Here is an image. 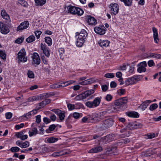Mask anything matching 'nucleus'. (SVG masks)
<instances>
[{
	"mask_svg": "<svg viewBox=\"0 0 161 161\" xmlns=\"http://www.w3.org/2000/svg\"><path fill=\"white\" fill-rule=\"evenodd\" d=\"M127 102V99L126 97H124L116 100L114 103V105L112 108V111L114 112H118L124 110L125 107H124V104Z\"/></svg>",
	"mask_w": 161,
	"mask_h": 161,
	"instance_id": "1",
	"label": "nucleus"
},
{
	"mask_svg": "<svg viewBox=\"0 0 161 161\" xmlns=\"http://www.w3.org/2000/svg\"><path fill=\"white\" fill-rule=\"evenodd\" d=\"M108 84H104L101 86L103 92H106L108 89Z\"/></svg>",
	"mask_w": 161,
	"mask_h": 161,
	"instance_id": "46",
	"label": "nucleus"
},
{
	"mask_svg": "<svg viewBox=\"0 0 161 161\" xmlns=\"http://www.w3.org/2000/svg\"><path fill=\"white\" fill-rule=\"evenodd\" d=\"M101 97L95 98L92 101H88L85 104L87 107L90 108H94L98 106L101 102Z\"/></svg>",
	"mask_w": 161,
	"mask_h": 161,
	"instance_id": "4",
	"label": "nucleus"
},
{
	"mask_svg": "<svg viewBox=\"0 0 161 161\" xmlns=\"http://www.w3.org/2000/svg\"><path fill=\"white\" fill-rule=\"evenodd\" d=\"M24 126V123H21L19 125H16L15 126V128L17 130H19L20 128L23 127Z\"/></svg>",
	"mask_w": 161,
	"mask_h": 161,
	"instance_id": "58",
	"label": "nucleus"
},
{
	"mask_svg": "<svg viewBox=\"0 0 161 161\" xmlns=\"http://www.w3.org/2000/svg\"><path fill=\"white\" fill-rule=\"evenodd\" d=\"M158 107V105L157 103H153L149 107V109L151 111H153Z\"/></svg>",
	"mask_w": 161,
	"mask_h": 161,
	"instance_id": "43",
	"label": "nucleus"
},
{
	"mask_svg": "<svg viewBox=\"0 0 161 161\" xmlns=\"http://www.w3.org/2000/svg\"><path fill=\"white\" fill-rule=\"evenodd\" d=\"M35 40V37L34 35L30 36L26 39V41L28 43L34 41Z\"/></svg>",
	"mask_w": 161,
	"mask_h": 161,
	"instance_id": "34",
	"label": "nucleus"
},
{
	"mask_svg": "<svg viewBox=\"0 0 161 161\" xmlns=\"http://www.w3.org/2000/svg\"><path fill=\"white\" fill-rule=\"evenodd\" d=\"M0 57L3 60L6 59V54L4 51L0 50Z\"/></svg>",
	"mask_w": 161,
	"mask_h": 161,
	"instance_id": "36",
	"label": "nucleus"
},
{
	"mask_svg": "<svg viewBox=\"0 0 161 161\" xmlns=\"http://www.w3.org/2000/svg\"><path fill=\"white\" fill-rule=\"evenodd\" d=\"M68 108L69 110H72L75 108V105L69 103L67 105Z\"/></svg>",
	"mask_w": 161,
	"mask_h": 161,
	"instance_id": "57",
	"label": "nucleus"
},
{
	"mask_svg": "<svg viewBox=\"0 0 161 161\" xmlns=\"http://www.w3.org/2000/svg\"><path fill=\"white\" fill-rule=\"evenodd\" d=\"M41 49L43 51V53L47 58H48L50 55L49 48L46 45L42 43L41 44Z\"/></svg>",
	"mask_w": 161,
	"mask_h": 161,
	"instance_id": "11",
	"label": "nucleus"
},
{
	"mask_svg": "<svg viewBox=\"0 0 161 161\" xmlns=\"http://www.w3.org/2000/svg\"><path fill=\"white\" fill-rule=\"evenodd\" d=\"M147 57L151 58L161 59V54L153 53H150L148 54Z\"/></svg>",
	"mask_w": 161,
	"mask_h": 161,
	"instance_id": "23",
	"label": "nucleus"
},
{
	"mask_svg": "<svg viewBox=\"0 0 161 161\" xmlns=\"http://www.w3.org/2000/svg\"><path fill=\"white\" fill-rule=\"evenodd\" d=\"M104 76L107 78H114V76L113 73H108L105 74Z\"/></svg>",
	"mask_w": 161,
	"mask_h": 161,
	"instance_id": "47",
	"label": "nucleus"
},
{
	"mask_svg": "<svg viewBox=\"0 0 161 161\" xmlns=\"http://www.w3.org/2000/svg\"><path fill=\"white\" fill-rule=\"evenodd\" d=\"M29 22L27 21L22 22L18 27L17 31H19L26 29L29 27Z\"/></svg>",
	"mask_w": 161,
	"mask_h": 161,
	"instance_id": "13",
	"label": "nucleus"
},
{
	"mask_svg": "<svg viewBox=\"0 0 161 161\" xmlns=\"http://www.w3.org/2000/svg\"><path fill=\"white\" fill-rule=\"evenodd\" d=\"M52 111L55 113L59 117V119L62 121L64 119L65 117V112L64 111L59 109H53Z\"/></svg>",
	"mask_w": 161,
	"mask_h": 161,
	"instance_id": "8",
	"label": "nucleus"
},
{
	"mask_svg": "<svg viewBox=\"0 0 161 161\" xmlns=\"http://www.w3.org/2000/svg\"><path fill=\"white\" fill-rule=\"evenodd\" d=\"M147 64L149 67H151L155 65V63L152 60L149 61L147 62Z\"/></svg>",
	"mask_w": 161,
	"mask_h": 161,
	"instance_id": "59",
	"label": "nucleus"
},
{
	"mask_svg": "<svg viewBox=\"0 0 161 161\" xmlns=\"http://www.w3.org/2000/svg\"><path fill=\"white\" fill-rule=\"evenodd\" d=\"M98 43L101 47H107L109 46L110 42L108 40H102L101 39Z\"/></svg>",
	"mask_w": 161,
	"mask_h": 161,
	"instance_id": "18",
	"label": "nucleus"
},
{
	"mask_svg": "<svg viewBox=\"0 0 161 161\" xmlns=\"http://www.w3.org/2000/svg\"><path fill=\"white\" fill-rule=\"evenodd\" d=\"M46 0H35V3L39 5H42L45 4Z\"/></svg>",
	"mask_w": 161,
	"mask_h": 161,
	"instance_id": "37",
	"label": "nucleus"
},
{
	"mask_svg": "<svg viewBox=\"0 0 161 161\" xmlns=\"http://www.w3.org/2000/svg\"><path fill=\"white\" fill-rule=\"evenodd\" d=\"M37 129L35 127L32 128L31 130L29 131V136L31 137L33 136L36 135L37 133Z\"/></svg>",
	"mask_w": 161,
	"mask_h": 161,
	"instance_id": "29",
	"label": "nucleus"
},
{
	"mask_svg": "<svg viewBox=\"0 0 161 161\" xmlns=\"http://www.w3.org/2000/svg\"><path fill=\"white\" fill-rule=\"evenodd\" d=\"M50 87L51 88L54 89L60 87V86L58 83H55L52 84L50 86Z\"/></svg>",
	"mask_w": 161,
	"mask_h": 161,
	"instance_id": "51",
	"label": "nucleus"
},
{
	"mask_svg": "<svg viewBox=\"0 0 161 161\" xmlns=\"http://www.w3.org/2000/svg\"><path fill=\"white\" fill-rule=\"evenodd\" d=\"M27 75L29 78H34V74L32 71L28 70L27 72Z\"/></svg>",
	"mask_w": 161,
	"mask_h": 161,
	"instance_id": "42",
	"label": "nucleus"
},
{
	"mask_svg": "<svg viewBox=\"0 0 161 161\" xmlns=\"http://www.w3.org/2000/svg\"><path fill=\"white\" fill-rule=\"evenodd\" d=\"M17 58L19 61L23 63L25 62L27 60L25 51L24 48L22 49L17 54Z\"/></svg>",
	"mask_w": 161,
	"mask_h": 161,
	"instance_id": "5",
	"label": "nucleus"
},
{
	"mask_svg": "<svg viewBox=\"0 0 161 161\" xmlns=\"http://www.w3.org/2000/svg\"><path fill=\"white\" fill-rule=\"evenodd\" d=\"M32 115V114L31 111L28 112L27 113L25 114L22 117H24L26 119H28L30 118L31 116Z\"/></svg>",
	"mask_w": 161,
	"mask_h": 161,
	"instance_id": "55",
	"label": "nucleus"
},
{
	"mask_svg": "<svg viewBox=\"0 0 161 161\" xmlns=\"http://www.w3.org/2000/svg\"><path fill=\"white\" fill-rule=\"evenodd\" d=\"M113 119L110 117H107L101 121L99 125V128L103 130L109 128L113 125Z\"/></svg>",
	"mask_w": 161,
	"mask_h": 161,
	"instance_id": "3",
	"label": "nucleus"
},
{
	"mask_svg": "<svg viewBox=\"0 0 161 161\" xmlns=\"http://www.w3.org/2000/svg\"><path fill=\"white\" fill-rule=\"evenodd\" d=\"M102 150L101 147L98 146L91 149L88 152L89 153H97L100 152Z\"/></svg>",
	"mask_w": 161,
	"mask_h": 161,
	"instance_id": "22",
	"label": "nucleus"
},
{
	"mask_svg": "<svg viewBox=\"0 0 161 161\" xmlns=\"http://www.w3.org/2000/svg\"><path fill=\"white\" fill-rule=\"evenodd\" d=\"M152 101L151 100H146L140 106V107L142 110H144L147 108L149 104Z\"/></svg>",
	"mask_w": 161,
	"mask_h": 161,
	"instance_id": "24",
	"label": "nucleus"
},
{
	"mask_svg": "<svg viewBox=\"0 0 161 161\" xmlns=\"http://www.w3.org/2000/svg\"><path fill=\"white\" fill-rule=\"evenodd\" d=\"M94 92L93 90H90L86 91L83 92L85 98L89 97Z\"/></svg>",
	"mask_w": 161,
	"mask_h": 161,
	"instance_id": "30",
	"label": "nucleus"
},
{
	"mask_svg": "<svg viewBox=\"0 0 161 161\" xmlns=\"http://www.w3.org/2000/svg\"><path fill=\"white\" fill-rule=\"evenodd\" d=\"M25 132V130H23L22 131L17 132L16 134V136L17 138H19L22 135H24Z\"/></svg>",
	"mask_w": 161,
	"mask_h": 161,
	"instance_id": "50",
	"label": "nucleus"
},
{
	"mask_svg": "<svg viewBox=\"0 0 161 161\" xmlns=\"http://www.w3.org/2000/svg\"><path fill=\"white\" fill-rule=\"evenodd\" d=\"M120 1L123 2L126 6H130L132 5V0H120Z\"/></svg>",
	"mask_w": 161,
	"mask_h": 161,
	"instance_id": "32",
	"label": "nucleus"
},
{
	"mask_svg": "<svg viewBox=\"0 0 161 161\" xmlns=\"http://www.w3.org/2000/svg\"><path fill=\"white\" fill-rule=\"evenodd\" d=\"M147 136L148 139H151L155 137V134L149 133L147 134Z\"/></svg>",
	"mask_w": 161,
	"mask_h": 161,
	"instance_id": "61",
	"label": "nucleus"
},
{
	"mask_svg": "<svg viewBox=\"0 0 161 161\" xmlns=\"http://www.w3.org/2000/svg\"><path fill=\"white\" fill-rule=\"evenodd\" d=\"M132 77L135 83L136 81L140 80L142 78L141 75H134Z\"/></svg>",
	"mask_w": 161,
	"mask_h": 161,
	"instance_id": "48",
	"label": "nucleus"
},
{
	"mask_svg": "<svg viewBox=\"0 0 161 161\" xmlns=\"http://www.w3.org/2000/svg\"><path fill=\"white\" fill-rule=\"evenodd\" d=\"M16 144L21 148H25L29 147L30 143L28 141L23 142L21 141L18 140L16 142Z\"/></svg>",
	"mask_w": 161,
	"mask_h": 161,
	"instance_id": "12",
	"label": "nucleus"
},
{
	"mask_svg": "<svg viewBox=\"0 0 161 161\" xmlns=\"http://www.w3.org/2000/svg\"><path fill=\"white\" fill-rule=\"evenodd\" d=\"M55 95L54 92H49L44 93L42 95H41L40 97L42 99H44L47 98H48L51 96H53Z\"/></svg>",
	"mask_w": 161,
	"mask_h": 161,
	"instance_id": "27",
	"label": "nucleus"
},
{
	"mask_svg": "<svg viewBox=\"0 0 161 161\" xmlns=\"http://www.w3.org/2000/svg\"><path fill=\"white\" fill-rule=\"evenodd\" d=\"M152 150L151 149H149L148 150L143 152L141 153V156L143 157H147L150 156L151 155L153 154Z\"/></svg>",
	"mask_w": 161,
	"mask_h": 161,
	"instance_id": "16",
	"label": "nucleus"
},
{
	"mask_svg": "<svg viewBox=\"0 0 161 161\" xmlns=\"http://www.w3.org/2000/svg\"><path fill=\"white\" fill-rule=\"evenodd\" d=\"M95 32L100 35H104L105 34L106 28L103 25L99 26L98 27H96L94 28Z\"/></svg>",
	"mask_w": 161,
	"mask_h": 161,
	"instance_id": "10",
	"label": "nucleus"
},
{
	"mask_svg": "<svg viewBox=\"0 0 161 161\" xmlns=\"http://www.w3.org/2000/svg\"><path fill=\"white\" fill-rule=\"evenodd\" d=\"M138 65L145 68V67L147 66V63L146 61H144L139 64Z\"/></svg>",
	"mask_w": 161,
	"mask_h": 161,
	"instance_id": "62",
	"label": "nucleus"
},
{
	"mask_svg": "<svg viewBox=\"0 0 161 161\" xmlns=\"http://www.w3.org/2000/svg\"><path fill=\"white\" fill-rule=\"evenodd\" d=\"M45 42L47 44L48 46H50L52 44V40L50 37H46L45 38Z\"/></svg>",
	"mask_w": 161,
	"mask_h": 161,
	"instance_id": "33",
	"label": "nucleus"
},
{
	"mask_svg": "<svg viewBox=\"0 0 161 161\" xmlns=\"http://www.w3.org/2000/svg\"><path fill=\"white\" fill-rule=\"evenodd\" d=\"M39 99V97L33 96L29 97L28 99V102H33L34 101L38 100Z\"/></svg>",
	"mask_w": 161,
	"mask_h": 161,
	"instance_id": "39",
	"label": "nucleus"
},
{
	"mask_svg": "<svg viewBox=\"0 0 161 161\" xmlns=\"http://www.w3.org/2000/svg\"><path fill=\"white\" fill-rule=\"evenodd\" d=\"M63 153L61 152H58L53 153L52 156L54 157H59L63 155Z\"/></svg>",
	"mask_w": 161,
	"mask_h": 161,
	"instance_id": "41",
	"label": "nucleus"
},
{
	"mask_svg": "<svg viewBox=\"0 0 161 161\" xmlns=\"http://www.w3.org/2000/svg\"><path fill=\"white\" fill-rule=\"evenodd\" d=\"M73 117L76 119H77L82 116V114L77 112L74 113L73 114Z\"/></svg>",
	"mask_w": 161,
	"mask_h": 161,
	"instance_id": "38",
	"label": "nucleus"
},
{
	"mask_svg": "<svg viewBox=\"0 0 161 161\" xmlns=\"http://www.w3.org/2000/svg\"><path fill=\"white\" fill-rule=\"evenodd\" d=\"M43 121L46 124L49 123L51 122L50 120L46 117H44L43 118Z\"/></svg>",
	"mask_w": 161,
	"mask_h": 161,
	"instance_id": "64",
	"label": "nucleus"
},
{
	"mask_svg": "<svg viewBox=\"0 0 161 161\" xmlns=\"http://www.w3.org/2000/svg\"><path fill=\"white\" fill-rule=\"evenodd\" d=\"M146 68L142 66H139L137 69V71L139 73L145 72L146 71Z\"/></svg>",
	"mask_w": 161,
	"mask_h": 161,
	"instance_id": "52",
	"label": "nucleus"
},
{
	"mask_svg": "<svg viewBox=\"0 0 161 161\" xmlns=\"http://www.w3.org/2000/svg\"><path fill=\"white\" fill-rule=\"evenodd\" d=\"M86 21L89 25H95L97 23L96 20L95 18L91 16H87Z\"/></svg>",
	"mask_w": 161,
	"mask_h": 161,
	"instance_id": "15",
	"label": "nucleus"
},
{
	"mask_svg": "<svg viewBox=\"0 0 161 161\" xmlns=\"http://www.w3.org/2000/svg\"><path fill=\"white\" fill-rule=\"evenodd\" d=\"M45 103H45V102H44V100L42 102L39 103L38 105L39 106V107H38V109L43 108L46 105Z\"/></svg>",
	"mask_w": 161,
	"mask_h": 161,
	"instance_id": "54",
	"label": "nucleus"
},
{
	"mask_svg": "<svg viewBox=\"0 0 161 161\" xmlns=\"http://www.w3.org/2000/svg\"><path fill=\"white\" fill-rule=\"evenodd\" d=\"M113 96L110 94H107L105 97V99L106 101L109 102L113 98Z\"/></svg>",
	"mask_w": 161,
	"mask_h": 161,
	"instance_id": "49",
	"label": "nucleus"
},
{
	"mask_svg": "<svg viewBox=\"0 0 161 161\" xmlns=\"http://www.w3.org/2000/svg\"><path fill=\"white\" fill-rule=\"evenodd\" d=\"M76 34L75 37L77 38L76 45L78 47H81L86 40L88 33L85 30L82 29L80 33L76 32Z\"/></svg>",
	"mask_w": 161,
	"mask_h": 161,
	"instance_id": "2",
	"label": "nucleus"
},
{
	"mask_svg": "<svg viewBox=\"0 0 161 161\" xmlns=\"http://www.w3.org/2000/svg\"><path fill=\"white\" fill-rule=\"evenodd\" d=\"M42 32L40 31H37L35 32V33L37 39L40 38V35L41 34Z\"/></svg>",
	"mask_w": 161,
	"mask_h": 161,
	"instance_id": "56",
	"label": "nucleus"
},
{
	"mask_svg": "<svg viewBox=\"0 0 161 161\" xmlns=\"http://www.w3.org/2000/svg\"><path fill=\"white\" fill-rule=\"evenodd\" d=\"M83 107V105L81 103H78L75 104V109H80Z\"/></svg>",
	"mask_w": 161,
	"mask_h": 161,
	"instance_id": "40",
	"label": "nucleus"
},
{
	"mask_svg": "<svg viewBox=\"0 0 161 161\" xmlns=\"http://www.w3.org/2000/svg\"><path fill=\"white\" fill-rule=\"evenodd\" d=\"M18 3L22 6L25 7L27 5V3L25 0H20L18 2Z\"/></svg>",
	"mask_w": 161,
	"mask_h": 161,
	"instance_id": "53",
	"label": "nucleus"
},
{
	"mask_svg": "<svg viewBox=\"0 0 161 161\" xmlns=\"http://www.w3.org/2000/svg\"><path fill=\"white\" fill-rule=\"evenodd\" d=\"M126 114L129 117L132 118H138L139 117V114L138 113L135 111L126 112Z\"/></svg>",
	"mask_w": 161,
	"mask_h": 161,
	"instance_id": "20",
	"label": "nucleus"
},
{
	"mask_svg": "<svg viewBox=\"0 0 161 161\" xmlns=\"http://www.w3.org/2000/svg\"><path fill=\"white\" fill-rule=\"evenodd\" d=\"M24 39V37L23 36L19 37L15 41V42L17 44H20L23 41Z\"/></svg>",
	"mask_w": 161,
	"mask_h": 161,
	"instance_id": "45",
	"label": "nucleus"
},
{
	"mask_svg": "<svg viewBox=\"0 0 161 161\" xmlns=\"http://www.w3.org/2000/svg\"><path fill=\"white\" fill-rule=\"evenodd\" d=\"M67 8L68 13L72 14H74L75 13V9L76 8L75 6L71 5H69L67 7Z\"/></svg>",
	"mask_w": 161,
	"mask_h": 161,
	"instance_id": "21",
	"label": "nucleus"
},
{
	"mask_svg": "<svg viewBox=\"0 0 161 161\" xmlns=\"http://www.w3.org/2000/svg\"><path fill=\"white\" fill-rule=\"evenodd\" d=\"M58 140L57 138L51 137L48 138L47 140V142L49 143H53L56 142Z\"/></svg>",
	"mask_w": 161,
	"mask_h": 161,
	"instance_id": "35",
	"label": "nucleus"
},
{
	"mask_svg": "<svg viewBox=\"0 0 161 161\" xmlns=\"http://www.w3.org/2000/svg\"><path fill=\"white\" fill-rule=\"evenodd\" d=\"M152 29L153 32V37L154 38V41L156 43H158L159 40L157 30L156 28L154 27H153Z\"/></svg>",
	"mask_w": 161,
	"mask_h": 161,
	"instance_id": "17",
	"label": "nucleus"
},
{
	"mask_svg": "<svg viewBox=\"0 0 161 161\" xmlns=\"http://www.w3.org/2000/svg\"><path fill=\"white\" fill-rule=\"evenodd\" d=\"M32 59L34 64L39 65L40 63L41 60L39 55L37 53H33Z\"/></svg>",
	"mask_w": 161,
	"mask_h": 161,
	"instance_id": "14",
	"label": "nucleus"
},
{
	"mask_svg": "<svg viewBox=\"0 0 161 161\" xmlns=\"http://www.w3.org/2000/svg\"><path fill=\"white\" fill-rule=\"evenodd\" d=\"M135 83L133 77H130L127 79L125 81V84L126 86L132 85Z\"/></svg>",
	"mask_w": 161,
	"mask_h": 161,
	"instance_id": "26",
	"label": "nucleus"
},
{
	"mask_svg": "<svg viewBox=\"0 0 161 161\" xmlns=\"http://www.w3.org/2000/svg\"><path fill=\"white\" fill-rule=\"evenodd\" d=\"M5 116L7 119H10L12 116V114L10 112L7 113L5 114Z\"/></svg>",
	"mask_w": 161,
	"mask_h": 161,
	"instance_id": "60",
	"label": "nucleus"
},
{
	"mask_svg": "<svg viewBox=\"0 0 161 161\" xmlns=\"http://www.w3.org/2000/svg\"><path fill=\"white\" fill-rule=\"evenodd\" d=\"M0 29L1 33L6 35L9 32V30L6 24L0 22Z\"/></svg>",
	"mask_w": 161,
	"mask_h": 161,
	"instance_id": "9",
	"label": "nucleus"
},
{
	"mask_svg": "<svg viewBox=\"0 0 161 161\" xmlns=\"http://www.w3.org/2000/svg\"><path fill=\"white\" fill-rule=\"evenodd\" d=\"M36 122L38 123H39L41 121V115H38L36 117Z\"/></svg>",
	"mask_w": 161,
	"mask_h": 161,
	"instance_id": "63",
	"label": "nucleus"
},
{
	"mask_svg": "<svg viewBox=\"0 0 161 161\" xmlns=\"http://www.w3.org/2000/svg\"><path fill=\"white\" fill-rule=\"evenodd\" d=\"M94 81V80L93 79L91 78L80 82L79 84L81 85H86L93 83Z\"/></svg>",
	"mask_w": 161,
	"mask_h": 161,
	"instance_id": "19",
	"label": "nucleus"
},
{
	"mask_svg": "<svg viewBox=\"0 0 161 161\" xmlns=\"http://www.w3.org/2000/svg\"><path fill=\"white\" fill-rule=\"evenodd\" d=\"M20 148L17 147H12L10 149V151L13 153H15L18 152Z\"/></svg>",
	"mask_w": 161,
	"mask_h": 161,
	"instance_id": "44",
	"label": "nucleus"
},
{
	"mask_svg": "<svg viewBox=\"0 0 161 161\" xmlns=\"http://www.w3.org/2000/svg\"><path fill=\"white\" fill-rule=\"evenodd\" d=\"M107 113L106 111L98 112L95 115L93 119L97 121H99L106 117Z\"/></svg>",
	"mask_w": 161,
	"mask_h": 161,
	"instance_id": "7",
	"label": "nucleus"
},
{
	"mask_svg": "<svg viewBox=\"0 0 161 161\" xmlns=\"http://www.w3.org/2000/svg\"><path fill=\"white\" fill-rule=\"evenodd\" d=\"M85 99L83 92L77 95L75 98V99L76 100H83Z\"/></svg>",
	"mask_w": 161,
	"mask_h": 161,
	"instance_id": "31",
	"label": "nucleus"
},
{
	"mask_svg": "<svg viewBox=\"0 0 161 161\" xmlns=\"http://www.w3.org/2000/svg\"><path fill=\"white\" fill-rule=\"evenodd\" d=\"M1 14L2 17L6 20L8 22L10 21L9 16L4 10H2L1 13Z\"/></svg>",
	"mask_w": 161,
	"mask_h": 161,
	"instance_id": "25",
	"label": "nucleus"
},
{
	"mask_svg": "<svg viewBox=\"0 0 161 161\" xmlns=\"http://www.w3.org/2000/svg\"><path fill=\"white\" fill-rule=\"evenodd\" d=\"M110 8V11L111 14H113L116 15L117 14L119 11V6L116 3H111L109 6Z\"/></svg>",
	"mask_w": 161,
	"mask_h": 161,
	"instance_id": "6",
	"label": "nucleus"
},
{
	"mask_svg": "<svg viewBox=\"0 0 161 161\" xmlns=\"http://www.w3.org/2000/svg\"><path fill=\"white\" fill-rule=\"evenodd\" d=\"M75 13L73 15H77L78 16H81L84 13L83 10L81 8L76 7V8L75 9Z\"/></svg>",
	"mask_w": 161,
	"mask_h": 161,
	"instance_id": "28",
	"label": "nucleus"
}]
</instances>
